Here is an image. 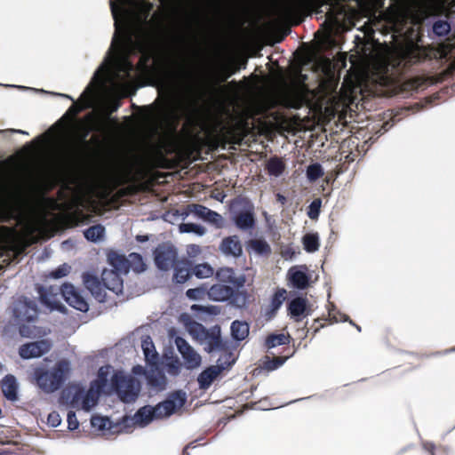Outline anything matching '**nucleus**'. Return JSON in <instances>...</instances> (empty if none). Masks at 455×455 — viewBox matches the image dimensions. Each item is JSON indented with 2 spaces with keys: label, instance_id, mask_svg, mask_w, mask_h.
I'll return each instance as SVG.
<instances>
[{
  "label": "nucleus",
  "instance_id": "nucleus-1",
  "mask_svg": "<svg viewBox=\"0 0 455 455\" xmlns=\"http://www.w3.org/2000/svg\"><path fill=\"white\" fill-rule=\"evenodd\" d=\"M163 20L159 13L155 12L151 19L145 22V25L140 26L137 29L136 39H133L132 32H126V50L140 53L138 62V68L143 69L152 58V47L156 34L162 28Z\"/></svg>",
  "mask_w": 455,
  "mask_h": 455
},
{
  "label": "nucleus",
  "instance_id": "nucleus-2",
  "mask_svg": "<svg viewBox=\"0 0 455 455\" xmlns=\"http://www.w3.org/2000/svg\"><path fill=\"white\" fill-rule=\"evenodd\" d=\"M69 371V362L61 359L51 370L44 367L36 368L33 371V378L40 389L44 393L52 394L62 387Z\"/></svg>",
  "mask_w": 455,
  "mask_h": 455
},
{
  "label": "nucleus",
  "instance_id": "nucleus-3",
  "mask_svg": "<svg viewBox=\"0 0 455 455\" xmlns=\"http://www.w3.org/2000/svg\"><path fill=\"white\" fill-rule=\"evenodd\" d=\"M112 387L124 403H133L139 396L140 383L133 376L116 372L111 379Z\"/></svg>",
  "mask_w": 455,
  "mask_h": 455
},
{
  "label": "nucleus",
  "instance_id": "nucleus-4",
  "mask_svg": "<svg viewBox=\"0 0 455 455\" xmlns=\"http://www.w3.org/2000/svg\"><path fill=\"white\" fill-rule=\"evenodd\" d=\"M196 339L204 345V350L207 353L221 351L226 349V345L222 340L220 330L218 328L208 330L203 324L196 323L191 330Z\"/></svg>",
  "mask_w": 455,
  "mask_h": 455
},
{
  "label": "nucleus",
  "instance_id": "nucleus-5",
  "mask_svg": "<svg viewBox=\"0 0 455 455\" xmlns=\"http://www.w3.org/2000/svg\"><path fill=\"white\" fill-rule=\"evenodd\" d=\"M12 314L17 323H32L38 315L37 304L26 297L19 298L13 303Z\"/></svg>",
  "mask_w": 455,
  "mask_h": 455
},
{
  "label": "nucleus",
  "instance_id": "nucleus-6",
  "mask_svg": "<svg viewBox=\"0 0 455 455\" xmlns=\"http://www.w3.org/2000/svg\"><path fill=\"white\" fill-rule=\"evenodd\" d=\"M186 402L185 393L176 391L172 393L168 398L154 407L155 416L161 419L172 415L178 408L184 405Z\"/></svg>",
  "mask_w": 455,
  "mask_h": 455
},
{
  "label": "nucleus",
  "instance_id": "nucleus-7",
  "mask_svg": "<svg viewBox=\"0 0 455 455\" xmlns=\"http://www.w3.org/2000/svg\"><path fill=\"white\" fill-rule=\"evenodd\" d=\"M62 297L66 302L74 308L81 311L87 312L89 305L84 298L82 296L80 291L73 284L65 283L60 287Z\"/></svg>",
  "mask_w": 455,
  "mask_h": 455
},
{
  "label": "nucleus",
  "instance_id": "nucleus-8",
  "mask_svg": "<svg viewBox=\"0 0 455 455\" xmlns=\"http://www.w3.org/2000/svg\"><path fill=\"white\" fill-rule=\"evenodd\" d=\"M154 257L159 269L168 270L176 260L177 251L172 246L162 243L155 249Z\"/></svg>",
  "mask_w": 455,
  "mask_h": 455
},
{
  "label": "nucleus",
  "instance_id": "nucleus-9",
  "mask_svg": "<svg viewBox=\"0 0 455 455\" xmlns=\"http://www.w3.org/2000/svg\"><path fill=\"white\" fill-rule=\"evenodd\" d=\"M51 349V344L46 339L26 343L20 347L19 355L23 359L40 357Z\"/></svg>",
  "mask_w": 455,
  "mask_h": 455
},
{
  "label": "nucleus",
  "instance_id": "nucleus-10",
  "mask_svg": "<svg viewBox=\"0 0 455 455\" xmlns=\"http://www.w3.org/2000/svg\"><path fill=\"white\" fill-rule=\"evenodd\" d=\"M112 265L117 269L122 270L127 267V264L138 273L143 272L146 269V264L142 257L139 253L132 252L129 255V259L123 256L116 255L111 258Z\"/></svg>",
  "mask_w": 455,
  "mask_h": 455
},
{
  "label": "nucleus",
  "instance_id": "nucleus-11",
  "mask_svg": "<svg viewBox=\"0 0 455 455\" xmlns=\"http://www.w3.org/2000/svg\"><path fill=\"white\" fill-rule=\"evenodd\" d=\"M83 280L84 286L96 300L101 303L107 301V293L102 280L100 281L97 276L89 273L84 274Z\"/></svg>",
  "mask_w": 455,
  "mask_h": 455
},
{
  "label": "nucleus",
  "instance_id": "nucleus-12",
  "mask_svg": "<svg viewBox=\"0 0 455 455\" xmlns=\"http://www.w3.org/2000/svg\"><path fill=\"white\" fill-rule=\"evenodd\" d=\"M175 343L179 352L181 354L188 367L194 368L200 365L201 356L194 350L185 339L177 337Z\"/></svg>",
  "mask_w": 455,
  "mask_h": 455
},
{
  "label": "nucleus",
  "instance_id": "nucleus-13",
  "mask_svg": "<svg viewBox=\"0 0 455 455\" xmlns=\"http://www.w3.org/2000/svg\"><path fill=\"white\" fill-rule=\"evenodd\" d=\"M233 221L240 230L247 231L253 228L256 223L253 205L249 204L248 208L236 212L233 217Z\"/></svg>",
  "mask_w": 455,
  "mask_h": 455
},
{
  "label": "nucleus",
  "instance_id": "nucleus-14",
  "mask_svg": "<svg viewBox=\"0 0 455 455\" xmlns=\"http://www.w3.org/2000/svg\"><path fill=\"white\" fill-rule=\"evenodd\" d=\"M219 249L225 256L240 257L243 253V245L237 235H229L222 239Z\"/></svg>",
  "mask_w": 455,
  "mask_h": 455
},
{
  "label": "nucleus",
  "instance_id": "nucleus-15",
  "mask_svg": "<svg viewBox=\"0 0 455 455\" xmlns=\"http://www.w3.org/2000/svg\"><path fill=\"white\" fill-rule=\"evenodd\" d=\"M288 314L296 321H300L302 317L309 314L307 299L304 297L292 299L287 305Z\"/></svg>",
  "mask_w": 455,
  "mask_h": 455
},
{
  "label": "nucleus",
  "instance_id": "nucleus-16",
  "mask_svg": "<svg viewBox=\"0 0 455 455\" xmlns=\"http://www.w3.org/2000/svg\"><path fill=\"white\" fill-rule=\"evenodd\" d=\"M102 282L104 283L105 290L114 292L118 295L123 291V279L120 275L114 270H104L101 275Z\"/></svg>",
  "mask_w": 455,
  "mask_h": 455
},
{
  "label": "nucleus",
  "instance_id": "nucleus-17",
  "mask_svg": "<svg viewBox=\"0 0 455 455\" xmlns=\"http://www.w3.org/2000/svg\"><path fill=\"white\" fill-rule=\"evenodd\" d=\"M216 278L220 282L230 283L237 289L242 288L246 282V278L243 275L236 276L235 270L231 267L220 268L216 273Z\"/></svg>",
  "mask_w": 455,
  "mask_h": 455
},
{
  "label": "nucleus",
  "instance_id": "nucleus-18",
  "mask_svg": "<svg viewBox=\"0 0 455 455\" xmlns=\"http://www.w3.org/2000/svg\"><path fill=\"white\" fill-rule=\"evenodd\" d=\"M224 370L223 365H212L203 371L197 377L200 389L206 390Z\"/></svg>",
  "mask_w": 455,
  "mask_h": 455
},
{
  "label": "nucleus",
  "instance_id": "nucleus-19",
  "mask_svg": "<svg viewBox=\"0 0 455 455\" xmlns=\"http://www.w3.org/2000/svg\"><path fill=\"white\" fill-rule=\"evenodd\" d=\"M234 294V289L223 283H216L207 290L209 299L214 301H227Z\"/></svg>",
  "mask_w": 455,
  "mask_h": 455
},
{
  "label": "nucleus",
  "instance_id": "nucleus-20",
  "mask_svg": "<svg viewBox=\"0 0 455 455\" xmlns=\"http://www.w3.org/2000/svg\"><path fill=\"white\" fill-rule=\"evenodd\" d=\"M83 387L68 388L65 390L61 395V400L75 409H82V401L84 398Z\"/></svg>",
  "mask_w": 455,
  "mask_h": 455
},
{
  "label": "nucleus",
  "instance_id": "nucleus-21",
  "mask_svg": "<svg viewBox=\"0 0 455 455\" xmlns=\"http://www.w3.org/2000/svg\"><path fill=\"white\" fill-rule=\"evenodd\" d=\"M121 52L122 56L118 64L119 70L124 72L127 76H130L131 73L134 71L135 68L133 63L130 60V56L133 54V52L126 50V33L122 39Z\"/></svg>",
  "mask_w": 455,
  "mask_h": 455
},
{
  "label": "nucleus",
  "instance_id": "nucleus-22",
  "mask_svg": "<svg viewBox=\"0 0 455 455\" xmlns=\"http://www.w3.org/2000/svg\"><path fill=\"white\" fill-rule=\"evenodd\" d=\"M1 389L4 395L10 401H15L17 399L18 385L16 378L12 375H6L1 381Z\"/></svg>",
  "mask_w": 455,
  "mask_h": 455
},
{
  "label": "nucleus",
  "instance_id": "nucleus-23",
  "mask_svg": "<svg viewBox=\"0 0 455 455\" xmlns=\"http://www.w3.org/2000/svg\"><path fill=\"white\" fill-rule=\"evenodd\" d=\"M192 276L191 263L180 261L174 266L173 281L177 283H184Z\"/></svg>",
  "mask_w": 455,
  "mask_h": 455
},
{
  "label": "nucleus",
  "instance_id": "nucleus-24",
  "mask_svg": "<svg viewBox=\"0 0 455 455\" xmlns=\"http://www.w3.org/2000/svg\"><path fill=\"white\" fill-rule=\"evenodd\" d=\"M288 274L290 281L295 288L303 290L308 286L309 277L304 271L291 267Z\"/></svg>",
  "mask_w": 455,
  "mask_h": 455
},
{
  "label": "nucleus",
  "instance_id": "nucleus-25",
  "mask_svg": "<svg viewBox=\"0 0 455 455\" xmlns=\"http://www.w3.org/2000/svg\"><path fill=\"white\" fill-rule=\"evenodd\" d=\"M284 352H287L284 355L274 356L271 359L267 360L264 363V366L267 371H275L281 367L287 359L291 357L295 353V348L287 347L284 348Z\"/></svg>",
  "mask_w": 455,
  "mask_h": 455
},
{
  "label": "nucleus",
  "instance_id": "nucleus-26",
  "mask_svg": "<svg viewBox=\"0 0 455 455\" xmlns=\"http://www.w3.org/2000/svg\"><path fill=\"white\" fill-rule=\"evenodd\" d=\"M230 329L233 339L237 341L245 339L249 335V324L246 322L235 320Z\"/></svg>",
  "mask_w": 455,
  "mask_h": 455
},
{
  "label": "nucleus",
  "instance_id": "nucleus-27",
  "mask_svg": "<svg viewBox=\"0 0 455 455\" xmlns=\"http://www.w3.org/2000/svg\"><path fill=\"white\" fill-rule=\"evenodd\" d=\"M266 170L269 175L279 177L285 170V164L282 158L272 156L266 164Z\"/></svg>",
  "mask_w": 455,
  "mask_h": 455
},
{
  "label": "nucleus",
  "instance_id": "nucleus-28",
  "mask_svg": "<svg viewBox=\"0 0 455 455\" xmlns=\"http://www.w3.org/2000/svg\"><path fill=\"white\" fill-rule=\"evenodd\" d=\"M141 347L143 349L146 361L149 363H156L158 360V354L150 337H147L142 340Z\"/></svg>",
  "mask_w": 455,
  "mask_h": 455
},
{
  "label": "nucleus",
  "instance_id": "nucleus-29",
  "mask_svg": "<svg viewBox=\"0 0 455 455\" xmlns=\"http://www.w3.org/2000/svg\"><path fill=\"white\" fill-rule=\"evenodd\" d=\"M291 336L289 334H270L265 339V347L267 349L275 347L281 345H288L290 343Z\"/></svg>",
  "mask_w": 455,
  "mask_h": 455
},
{
  "label": "nucleus",
  "instance_id": "nucleus-30",
  "mask_svg": "<svg viewBox=\"0 0 455 455\" xmlns=\"http://www.w3.org/2000/svg\"><path fill=\"white\" fill-rule=\"evenodd\" d=\"M134 418L137 423L147 425L153 419H156V416H155L154 407L144 406L138 410Z\"/></svg>",
  "mask_w": 455,
  "mask_h": 455
},
{
  "label": "nucleus",
  "instance_id": "nucleus-31",
  "mask_svg": "<svg viewBox=\"0 0 455 455\" xmlns=\"http://www.w3.org/2000/svg\"><path fill=\"white\" fill-rule=\"evenodd\" d=\"M99 394L92 387L88 391L84 389V398L82 401V409L88 411L97 404Z\"/></svg>",
  "mask_w": 455,
  "mask_h": 455
},
{
  "label": "nucleus",
  "instance_id": "nucleus-32",
  "mask_svg": "<svg viewBox=\"0 0 455 455\" xmlns=\"http://www.w3.org/2000/svg\"><path fill=\"white\" fill-rule=\"evenodd\" d=\"M249 246L259 255L267 256L271 253V247L264 239H252L249 242Z\"/></svg>",
  "mask_w": 455,
  "mask_h": 455
},
{
  "label": "nucleus",
  "instance_id": "nucleus-33",
  "mask_svg": "<svg viewBox=\"0 0 455 455\" xmlns=\"http://www.w3.org/2000/svg\"><path fill=\"white\" fill-rule=\"evenodd\" d=\"M304 249L307 252H315L319 249V237L317 234H306L302 238Z\"/></svg>",
  "mask_w": 455,
  "mask_h": 455
},
{
  "label": "nucleus",
  "instance_id": "nucleus-34",
  "mask_svg": "<svg viewBox=\"0 0 455 455\" xmlns=\"http://www.w3.org/2000/svg\"><path fill=\"white\" fill-rule=\"evenodd\" d=\"M105 233V228L101 225H94L88 228L84 232V237L92 242H96L100 239Z\"/></svg>",
  "mask_w": 455,
  "mask_h": 455
},
{
  "label": "nucleus",
  "instance_id": "nucleus-35",
  "mask_svg": "<svg viewBox=\"0 0 455 455\" xmlns=\"http://www.w3.org/2000/svg\"><path fill=\"white\" fill-rule=\"evenodd\" d=\"M192 275L198 278H207L213 275V268L207 263L198 264L195 267L191 266Z\"/></svg>",
  "mask_w": 455,
  "mask_h": 455
},
{
  "label": "nucleus",
  "instance_id": "nucleus-36",
  "mask_svg": "<svg viewBox=\"0 0 455 455\" xmlns=\"http://www.w3.org/2000/svg\"><path fill=\"white\" fill-rule=\"evenodd\" d=\"M286 291L284 289H278L271 298L270 307L273 315L281 307L285 299Z\"/></svg>",
  "mask_w": 455,
  "mask_h": 455
},
{
  "label": "nucleus",
  "instance_id": "nucleus-37",
  "mask_svg": "<svg viewBox=\"0 0 455 455\" xmlns=\"http://www.w3.org/2000/svg\"><path fill=\"white\" fill-rule=\"evenodd\" d=\"M323 170L320 164H312L307 168V177L311 181H315L323 176Z\"/></svg>",
  "mask_w": 455,
  "mask_h": 455
},
{
  "label": "nucleus",
  "instance_id": "nucleus-38",
  "mask_svg": "<svg viewBox=\"0 0 455 455\" xmlns=\"http://www.w3.org/2000/svg\"><path fill=\"white\" fill-rule=\"evenodd\" d=\"M179 228L182 233H195L199 235H203L206 232V229L203 226L195 223H181Z\"/></svg>",
  "mask_w": 455,
  "mask_h": 455
},
{
  "label": "nucleus",
  "instance_id": "nucleus-39",
  "mask_svg": "<svg viewBox=\"0 0 455 455\" xmlns=\"http://www.w3.org/2000/svg\"><path fill=\"white\" fill-rule=\"evenodd\" d=\"M208 214V218L205 220L206 222L220 229L225 227V220L220 213L211 210Z\"/></svg>",
  "mask_w": 455,
  "mask_h": 455
},
{
  "label": "nucleus",
  "instance_id": "nucleus-40",
  "mask_svg": "<svg viewBox=\"0 0 455 455\" xmlns=\"http://www.w3.org/2000/svg\"><path fill=\"white\" fill-rule=\"evenodd\" d=\"M247 299H248L247 291H241L234 290V294L232 295V297L229 299L231 300L230 301L231 304H233L236 307H242L246 304Z\"/></svg>",
  "mask_w": 455,
  "mask_h": 455
},
{
  "label": "nucleus",
  "instance_id": "nucleus-41",
  "mask_svg": "<svg viewBox=\"0 0 455 455\" xmlns=\"http://www.w3.org/2000/svg\"><path fill=\"white\" fill-rule=\"evenodd\" d=\"M189 211L196 217L205 221L208 218V213L210 212L211 209L202 204H194L189 205Z\"/></svg>",
  "mask_w": 455,
  "mask_h": 455
},
{
  "label": "nucleus",
  "instance_id": "nucleus-42",
  "mask_svg": "<svg viewBox=\"0 0 455 455\" xmlns=\"http://www.w3.org/2000/svg\"><path fill=\"white\" fill-rule=\"evenodd\" d=\"M451 30V26L446 20H437L433 25V32L437 36H446Z\"/></svg>",
  "mask_w": 455,
  "mask_h": 455
},
{
  "label": "nucleus",
  "instance_id": "nucleus-43",
  "mask_svg": "<svg viewBox=\"0 0 455 455\" xmlns=\"http://www.w3.org/2000/svg\"><path fill=\"white\" fill-rule=\"evenodd\" d=\"M322 205L321 198H316L312 201V203L308 206L307 216L311 220H316L320 214V208Z\"/></svg>",
  "mask_w": 455,
  "mask_h": 455
},
{
  "label": "nucleus",
  "instance_id": "nucleus-44",
  "mask_svg": "<svg viewBox=\"0 0 455 455\" xmlns=\"http://www.w3.org/2000/svg\"><path fill=\"white\" fill-rule=\"evenodd\" d=\"M246 63V60H243L241 63H235L231 66L224 68L223 70L225 72V78H222L220 82H226L228 78H229L235 72H237L241 68H245Z\"/></svg>",
  "mask_w": 455,
  "mask_h": 455
},
{
  "label": "nucleus",
  "instance_id": "nucleus-45",
  "mask_svg": "<svg viewBox=\"0 0 455 455\" xmlns=\"http://www.w3.org/2000/svg\"><path fill=\"white\" fill-rule=\"evenodd\" d=\"M205 294H207V290L204 287H197V288L188 289L186 291L187 297L191 299H203L205 296Z\"/></svg>",
  "mask_w": 455,
  "mask_h": 455
},
{
  "label": "nucleus",
  "instance_id": "nucleus-46",
  "mask_svg": "<svg viewBox=\"0 0 455 455\" xmlns=\"http://www.w3.org/2000/svg\"><path fill=\"white\" fill-rule=\"evenodd\" d=\"M70 267L68 264L59 266L56 269L52 270L50 276L54 279H59L68 275Z\"/></svg>",
  "mask_w": 455,
  "mask_h": 455
},
{
  "label": "nucleus",
  "instance_id": "nucleus-47",
  "mask_svg": "<svg viewBox=\"0 0 455 455\" xmlns=\"http://www.w3.org/2000/svg\"><path fill=\"white\" fill-rule=\"evenodd\" d=\"M19 324V333L20 336L25 338H31L35 335V326L25 324V323H20Z\"/></svg>",
  "mask_w": 455,
  "mask_h": 455
},
{
  "label": "nucleus",
  "instance_id": "nucleus-48",
  "mask_svg": "<svg viewBox=\"0 0 455 455\" xmlns=\"http://www.w3.org/2000/svg\"><path fill=\"white\" fill-rule=\"evenodd\" d=\"M297 6L294 4H287L281 10V16L285 20H290L297 13Z\"/></svg>",
  "mask_w": 455,
  "mask_h": 455
},
{
  "label": "nucleus",
  "instance_id": "nucleus-49",
  "mask_svg": "<svg viewBox=\"0 0 455 455\" xmlns=\"http://www.w3.org/2000/svg\"><path fill=\"white\" fill-rule=\"evenodd\" d=\"M68 425L70 430H76L79 427V422L76 419V412L69 411L67 415Z\"/></svg>",
  "mask_w": 455,
  "mask_h": 455
},
{
  "label": "nucleus",
  "instance_id": "nucleus-50",
  "mask_svg": "<svg viewBox=\"0 0 455 455\" xmlns=\"http://www.w3.org/2000/svg\"><path fill=\"white\" fill-rule=\"evenodd\" d=\"M61 422L60 414L57 411L49 413L47 417V423L52 427H58Z\"/></svg>",
  "mask_w": 455,
  "mask_h": 455
},
{
  "label": "nucleus",
  "instance_id": "nucleus-51",
  "mask_svg": "<svg viewBox=\"0 0 455 455\" xmlns=\"http://www.w3.org/2000/svg\"><path fill=\"white\" fill-rule=\"evenodd\" d=\"M107 375H108V372L104 371L103 368H100L99 371V375H98L99 379L95 381V383L97 385V388L99 390L101 389L107 384V381H108Z\"/></svg>",
  "mask_w": 455,
  "mask_h": 455
},
{
  "label": "nucleus",
  "instance_id": "nucleus-52",
  "mask_svg": "<svg viewBox=\"0 0 455 455\" xmlns=\"http://www.w3.org/2000/svg\"><path fill=\"white\" fill-rule=\"evenodd\" d=\"M80 130H81V140L84 144H86L87 143L86 138L88 137L89 133L93 130V128L91 126H88L86 124H83L80 127Z\"/></svg>",
  "mask_w": 455,
  "mask_h": 455
},
{
  "label": "nucleus",
  "instance_id": "nucleus-53",
  "mask_svg": "<svg viewBox=\"0 0 455 455\" xmlns=\"http://www.w3.org/2000/svg\"><path fill=\"white\" fill-rule=\"evenodd\" d=\"M40 299H41L42 303H44V305L49 306L51 308H56L57 307L55 303H52L48 299L47 294L43 291V289H41V291H40Z\"/></svg>",
  "mask_w": 455,
  "mask_h": 455
},
{
  "label": "nucleus",
  "instance_id": "nucleus-54",
  "mask_svg": "<svg viewBox=\"0 0 455 455\" xmlns=\"http://www.w3.org/2000/svg\"><path fill=\"white\" fill-rule=\"evenodd\" d=\"M110 7H111V12H112V14H113V17L115 19V26H116V28L118 29V20H117V15H118V11H119V7L117 6V4L114 2H111L110 4Z\"/></svg>",
  "mask_w": 455,
  "mask_h": 455
},
{
  "label": "nucleus",
  "instance_id": "nucleus-55",
  "mask_svg": "<svg viewBox=\"0 0 455 455\" xmlns=\"http://www.w3.org/2000/svg\"><path fill=\"white\" fill-rule=\"evenodd\" d=\"M213 307H204L200 305H193L191 307L192 310H200L202 312L213 313Z\"/></svg>",
  "mask_w": 455,
  "mask_h": 455
},
{
  "label": "nucleus",
  "instance_id": "nucleus-56",
  "mask_svg": "<svg viewBox=\"0 0 455 455\" xmlns=\"http://www.w3.org/2000/svg\"><path fill=\"white\" fill-rule=\"evenodd\" d=\"M423 446H424V449L430 453V455H435V445L433 443H429V442L425 443Z\"/></svg>",
  "mask_w": 455,
  "mask_h": 455
},
{
  "label": "nucleus",
  "instance_id": "nucleus-57",
  "mask_svg": "<svg viewBox=\"0 0 455 455\" xmlns=\"http://www.w3.org/2000/svg\"><path fill=\"white\" fill-rule=\"evenodd\" d=\"M276 199L279 203H281L282 204H284L286 203V197L281 194H277L276 195Z\"/></svg>",
  "mask_w": 455,
  "mask_h": 455
},
{
  "label": "nucleus",
  "instance_id": "nucleus-58",
  "mask_svg": "<svg viewBox=\"0 0 455 455\" xmlns=\"http://www.w3.org/2000/svg\"><path fill=\"white\" fill-rule=\"evenodd\" d=\"M6 212L0 208V223L5 221L6 220Z\"/></svg>",
  "mask_w": 455,
  "mask_h": 455
},
{
  "label": "nucleus",
  "instance_id": "nucleus-59",
  "mask_svg": "<svg viewBox=\"0 0 455 455\" xmlns=\"http://www.w3.org/2000/svg\"><path fill=\"white\" fill-rule=\"evenodd\" d=\"M136 240L138 242H140V243H143V242H146L148 240V235H138L136 236Z\"/></svg>",
  "mask_w": 455,
  "mask_h": 455
},
{
  "label": "nucleus",
  "instance_id": "nucleus-60",
  "mask_svg": "<svg viewBox=\"0 0 455 455\" xmlns=\"http://www.w3.org/2000/svg\"><path fill=\"white\" fill-rule=\"evenodd\" d=\"M101 420H102V419H101V418H99V417H93V418L92 419V424L93 426H97V425H98L97 421H101Z\"/></svg>",
  "mask_w": 455,
  "mask_h": 455
},
{
  "label": "nucleus",
  "instance_id": "nucleus-61",
  "mask_svg": "<svg viewBox=\"0 0 455 455\" xmlns=\"http://www.w3.org/2000/svg\"><path fill=\"white\" fill-rule=\"evenodd\" d=\"M300 106H301V100H298L296 103L291 105V107L294 108H299Z\"/></svg>",
  "mask_w": 455,
  "mask_h": 455
},
{
  "label": "nucleus",
  "instance_id": "nucleus-62",
  "mask_svg": "<svg viewBox=\"0 0 455 455\" xmlns=\"http://www.w3.org/2000/svg\"><path fill=\"white\" fill-rule=\"evenodd\" d=\"M188 446H186L182 451V455H190V453L188 451Z\"/></svg>",
  "mask_w": 455,
  "mask_h": 455
},
{
  "label": "nucleus",
  "instance_id": "nucleus-63",
  "mask_svg": "<svg viewBox=\"0 0 455 455\" xmlns=\"http://www.w3.org/2000/svg\"><path fill=\"white\" fill-rule=\"evenodd\" d=\"M222 78H225V72H224V70H222L221 74H220V76H219V84H220V83H221V82H220V80H221Z\"/></svg>",
  "mask_w": 455,
  "mask_h": 455
},
{
  "label": "nucleus",
  "instance_id": "nucleus-64",
  "mask_svg": "<svg viewBox=\"0 0 455 455\" xmlns=\"http://www.w3.org/2000/svg\"><path fill=\"white\" fill-rule=\"evenodd\" d=\"M58 196H59V197H60V198H63V197H64V193H63V191H62V190H60V191L58 192Z\"/></svg>",
  "mask_w": 455,
  "mask_h": 455
}]
</instances>
